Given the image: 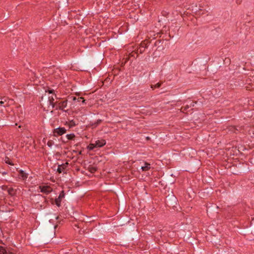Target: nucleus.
Segmentation results:
<instances>
[{"label":"nucleus","mask_w":254,"mask_h":254,"mask_svg":"<svg viewBox=\"0 0 254 254\" xmlns=\"http://www.w3.org/2000/svg\"><path fill=\"white\" fill-rule=\"evenodd\" d=\"M64 195H65V194H64V191L62 190L60 192L59 197L55 199V203H56V204L59 207L61 206V202L62 201V199L64 197Z\"/></svg>","instance_id":"nucleus-4"},{"label":"nucleus","mask_w":254,"mask_h":254,"mask_svg":"<svg viewBox=\"0 0 254 254\" xmlns=\"http://www.w3.org/2000/svg\"><path fill=\"white\" fill-rule=\"evenodd\" d=\"M54 98L53 96L49 97V99L48 101L49 104V107H50V106H51L52 107L51 109H53L54 108H55L57 105V102H54Z\"/></svg>","instance_id":"nucleus-5"},{"label":"nucleus","mask_w":254,"mask_h":254,"mask_svg":"<svg viewBox=\"0 0 254 254\" xmlns=\"http://www.w3.org/2000/svg\"><path fill=\"white\" fill-rule=\"evenodd\" d=\"M1 189L3 190H8V189H9V187L7 186H1Z\"/></svg>","instance_id":"nucleus-25"},{"label":"nucleus","mask_w":254,"mask_h":254,"mask_svg":"<svg viewBox=\"0 0 254 254\" xmlns=\"http://www.w3.org/2000/svg\"><path fill=\"white\" fill-rule=\"evenodd\" d=\"M0 254H7L6 250L2 246H0Z\"/></svg>","instance_id":"nucleus-18"},{"label":"nucleus","mask_w":254,"mask_h":254,"mask_svg":"<svg viewBox=\"0 0 254 254\" xmlns=\"http://www.w3.org/2000/svg\"><path fill=\"white\" fill-rule=\"evenodd\" d=\"M54 96H55V97H57V96H56V94H55V95H54Z\"/></svg>","instance_id":"nucleus-27"},{"label":"nucleus","mask_w":254,"mask_h":254,"mask_svg":"<svg viewBox=\"0 0 254 254\" xmlns=\"http://www.w3.org/2000/svg\"><path fill=\"white\" fill-rule=\"evenodd\" d=\"M78 102H80L81 101L82 102L84 103V101H85V100L82 97H78L77 99Z\"/></svg>","instance_id":"nucleus-21"},{"label":"nucleus","mask_w":254,"mask_h":254,"mask_svg":"<svg viewBox=\"0 0 254 254\" xmlns=\"http://www.w3.org/2000/svg\"><path fill=\"white\" fill-rule=\"evenodd\" d=\"M101 122H102V120L100 119H99L96 122H95L94 123H93L91 125V126H92L93 127H96L98 125L101 124Z\"/></svg>","instance_id":"nucleus-16"},{"label":"nucleus","mask_w":254,"mask_h":254,"mask_svg":"<svg viewBox=\"0 0 254 254\" xmlns=\"http://www.w3.org/2000/svg\"><path fill=\"white\" fill-rule=\"evenodd\" d=\"M144 51L145 49L143 48V47L140 46V47L137 49V52L136 53H139L140 54H142L144 52Z\"/></svg>","instance_id":"nucleus-15"},{"label":"nucleus","mask_w":254,"mask_h":254,"mask_svg":"<svg viewBox=\"0 0 254 254\" xmlns=\"http://www.w3.org/2000/svg\"><path fill=\"white\" fill-rule=\"evenodd\" d=\"M162 83L161 82H158L155 85H151V88L153 90L155 88H159L161 86Z\"/></svg>","instance_id":"nucleus-14"},{"label":"nucleus","mask_w":254,"mask_h":254,"mask_svg":"<svg viewBox=\"0 0 254 254\" xmlns=\"http://www.w3.org/2000/svg\"><path fill=\"white\" fill-rule=\"evenodd\" d=\"M143 171H146L150 169V164L148 163L145 162L144 166H142L141 168Z\"/></svg>","instance_id":"nucleus-10"},{"label":"nucleus","mask_w":254,"mask_h":254,"mask_svg":"<svg viewBox=\"0 0 254 254\" xmlns=\"http://www.w3.org/2000/svg\"><path fill=\"white\" fill-rule=\"evenodd\" d=\"M190 108V106L189 105H186L184 108H182V110H183L182 112H184L185 111H186L188 109Z\"/></svg>","instance_id":"nucleus-24"},{"label":"nucleus","mask_w":254,"mask_h":254,"mask_svg":"<svg viewBox=\"0 0 254 254\" xmlns=\"http://www.w3.org/2000/svg\"><path fill=\"white\" fill-rule=\"evenodd\" d=\"M140 46L143 47V48L145 49V48L147 47V44L145 42H142L140 44Z\"/></svg>","instance_id":"nucleus-22"},{"label":"nucleus","mask_w":254,"mask_h":254,"mask_svg":"<svg viewBox=\"0 0 254 254\" xmlns=\"http://www.w3.org/2000/svg\"><path fill=\"white\" fill-rule=\"evenodd\" d=\"M46 92H48L50 94H53L54 93V89H48V90H46Z\"/></svg>","instance_id":"nucleus-23"},{"label":"nucleus","mask_w":254,"mask_h":254,"mask_svg":"<svg viewBox=\"0 0 254 254\" xmlns=\"http://www.w3.org/2000/svg\"><path fill=\"white\" fill-rule=\"evenodd\" d=\"M7 192L11 196H14L16 193V190L12 187H10L8 189Z\"/></svg>","instance_id":"nucleus-9"},{"label":"nucleus","mask_w":254,"mask_h":254,"mask_svg":"<svg viewBox=\"0 0 254 254\" xmlns=\"http://www.w3.org/2000/svg\"><path fill=\"white\" fill-rule=\"evenodd\" d=\"M66 129L64 127H59L54 130L53 133L55 136L62 135L66 132Z\"/></svg>","instance_id":"nucleus-2"},{"label":"nucleus","mask_w":254,"mask_h":254,"mask_svg":"<svg viewBox=\"0 0 254 254\" xmlns=\"http://www.w3.org/2000/svg\"><path fill=\"white\" fill-rule=\"evenodd\" d=\"M106 144V141L104 139L98 140L94 143V147H101Z\"/></svg>","instance_id":"nucleus-6"},{"label":"nucleus","mask_w":254,"mask_h":254,"mask_svg":"<svg viewBox=\"0 0 254 254\" xmlns=\"http://www.w3.org/2000/svg\"><path fill=\"white\" fill-rule=\"evenodd\" d=\"M19 177L23 180H25L27 177L28 175L23 170H21L19 172Z\"/></svg>","instance_id":"nucleus-8"},{"label":"nucleus","mask_w":254,"mask_h":254,"mask_svg":"<svg viewBox=\"0 0 254 254\" xmlns=\"http://www.w3.org/2000/svg\"><path fill=\"white\" fill-rule=\"evenodd\" d=\"M53 144L54 142L52 140H50L47 142V145L50 147H51L53 146Z\"/></svg>","instance_id":"nucleus-19"},{"label":"nucleus","mask_w":254,"mask_h":254,"mask_svg":"<svg viewBox=\"0 0 254 254\" xmlns=\"http://www.w3.org/2000/svg\"><path fill=\"white\" fill-rule=\"evenodd\" d=\"M76 99V97H73V100H75Z\"/></svg>","instance_id":"nucleus-26"},{"label":"nucleus","mask_w":254,"mask_h":254,"mask_svg":"<svg viewBox=\"0 0 254 254\" xmlns=\"http://www.w3.org/2000/svg\"><path fill=\"white\" fill-rule=\"evenodd\" d=\"M66 136L68 140H72L74 139V138L75 137V136L74 134L71 133V134H67L66 135Z\"/></svg>","instance_id":"nucleus-17"},{"label":"nucleus","mask_w":254,"mask_h":254,"mask_svg":"<svg viewBox=\"0 0 254 254\" xmlns=\"http://www.w3.org/2000/svg\"><path fill=\"white\" fill-rule=\"evenodd\" d=\"M4 161L5 163L10 165H14V164L12 162V161L10 160V159L7 156H5L4 158Z\"/></svg>","instance_id":"nucleus-13"},{"label":"nucleus","mask_w":254,"mask_h":254,"mask_svg":"<svg viewBox=\"0 0 254 254\" xmlns=\"http://www.w3.org/2000/svg\"><path fill=\"white\" fill-rule=\"evenodd\" d=\"M95 147H94V143L90 144L89 145V146H88V148H89V150H92Z\"/></svg>","instance_id":"nucleus-20"},{"label":"nucleus","mask_w":254,"mask_h":254,"mask_svg":"<svg viewBox=\"0 0 254 254\" xmlns=\"http://www.w3.org/2000/svg\"><path fill=\"white\" fill-rule=\"evenodd\" d=\"M88 169L90 173H94L97 171V168L95 166H89Z\"/></svg>","instance_id":"nucleus-12"},{"label":"nucleus","mask_w":254,"mask_h":254,"mask_svg":"<svg viewBox=\"0 0 254 254\" xmlns=\"http://www.w3.org/2000/svg\"><path fill=\"white\" fill-rule=\"evenodd\" d=\"M39 188L41 192L46 194L50 193L53 190V189L49 186H40Z\"/></svg>","instance_id":"nucleus-1"},{"label":"nucleus","mask_w":254,"mask_h":254,"mask_svg":"<svg viewBox=\"0 0 254 254\" xmlns=\"http://www.w3.org/2000/svg\"><path fill=\"white\" fill-rule=\"evenodd\" d=\"M6 99L4 97L0 98V105L1 106L5 107L7 105V103H6Z\"/></svg>","instance_id":"nucleus-11"},{"label":"nucleus","mask_w":254,"mask_h":254,"mask_svg":"<svg viewBox=\"0 0 254 254\" xmlns=\"http://www.w3.org/2000/svg\"><path fill=\"white\" fill-rule=\"evenodd\" d=\"M68 164V163L66 162L64 164L59 165L58 168L57 169V172L59 173H61L62 172H63L66 169Z\"/></svg>","instance_id":"nucleus-7"},{"label":"nucleus","mask_w":254,"mask_h":254,"mask_svg":"<svg viewBox=\"0 0 254 254\" xmlns=\"http://www.w3.org/2000/svg\"><path fill=\"white\" fill-rule=\"evenodd\" d=\"M67 106V101L65 100L61 102H58L57 103V105L55 107L56 109H59L61 110H64V108H65Z\"/></svg>","instance_id":"nucleus-3"}]
</instances>
